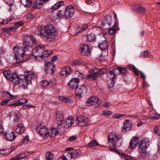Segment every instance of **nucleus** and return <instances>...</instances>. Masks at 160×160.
Segmentation results:
<instances>
[{
    "mask_svg": "<svg viewBox=\"0 0 160 160\" xmlns=\"http://www.w3.org/2000/svg\"><path fill=\"white\" fill-rule=\"evenodd\" d=\"M108 69L107 68H92L90 71V73L86 77V79L88 80H95L96 77L107 73Z\"/></svg>",
    "mask_w": 160,
    "mask_h": 160,
    "instance_id": "f257e3e1",
    "label": "nucleus"
},
{
    "mask_svg": "<svg viewBox=\"0 0 160 160\" xmlns=\"http://www.w3.org/2000/svg\"><path fill=\"white\" fill-rule=\"evenodd\" d=\"M149 143L148 138L142 139L138 142V150L139 152V156L140 158H142L146 156V150Z\"/></svg>",
    "mask_w": 160,
    "mask_h": 160,
    "instance_id": "f03ea898",
    "label": "nucleus"
},
{
    "mask_svg": "<svg viewBox=\"0 0 160 160\" xmlns=\"http://www.w3.org/2000/svg\"><path fill=\"white\" fill-rule=\"evenodd\" d=\"M75 10L71 5H69L66 7L64 11L60 10L58 11V18H69L73 15Z\"/></svg>",
    "mask_w": 160,
    "mask_h": 160,
    "instance_id": "7ed1b4c3",
    "label": "nucleus"
},
{
    "mask_svg": "<svg viewBox=\"0 0 160 160\" xmlns=\"http://www.w3.org/2000/svg\"><path fill=\"white\" fill-rule=\"evenodd\" d=\"M32 53L35 57H47L49 55V53L45 52V47L43 45H38L33 49Z\"/></svg>",
    "mask_w": 160,
    "mask_h": 160,
    "instance_id": "20e7f679",
    "label": "nucleus"
},
{
    "mask_svg": "<svg viewBox=\"0 0 160 160\" xmlns=\"http://www.w3.org/2000/svg\"><path fill=\"white\" fill-rule=\"evenodd\" d=\"M120 138L118 135L116 134L115 132H111L108 136V143L111 147H116L117 146V143Z\"/></svg>",
    "mask_w": 160,
    "mask_h": 160,
    "instance_id": "39448f33",
    "label": "nucleus"
},
{
    "mask_svg": "<svg viewBox=\"0 0 160 160\" xmlns=\"http://www.w3.org/2000/svg\"><path fill=\"white\" fill-rule=\"evenodd\" d=\"M101 105V102H99V98L95 96L91 97L88 98L86 102V105L88 107L95 105L98 107Z\"/></svg>",
    "mask_w": 160,
    "mask_h": 160,
    "instance_id": "423d86ee",
    "label": "nucleus"
},
{
    "mask_svg": "<svg viewBox=\"0 0 160 160\" xmlns=\"http://www.w3.org/2000/svg\"><path fill=\"white\" fill-rule=\"evenodd\" d=\"M13 52L15 56H20L22 58H23L26 54V51L22 47H17L15 46L13 48Z\"/></svg>",
    "mask_w": 160,
    "mask_h": 160,
    "instance_id": "0eeeda50",
    "label": "nucleus"
},
{
    "mask_svg": "<svg viewBox=\"0 0 160 160\" xmlns=\"http://www.w3.org/2000/svg\"><path fill=\"white\" fill-rule=\"evenodd\" d=\"M36 129L37 132L40 135H44L45 138L47 137V132L48 131V129L47 127L42 125H40L36 127Z\"/></svg>",
    "mask_w": 160,
    "mask_h": 160,
    "instance_id": "6e6552de",
    "label": "nucleus"
},
{
    "mask_svg": "<svg viewBox=\"0 0 160 160\" xmlns=\"http://www.w3.org/2000/svg\"><path fill=\"white\" fill-rule=\"evenodd\" d=\"M44 69L47 74H52L54 71L55 65L49 61H46L44 63Z\"/></svg>",
    "mask_w": 160,
    "mask_h": 160,
    "instance_id": "1a4fd4ad",
    "label": "nucleus"
},
{
    "mask_svg": "<svg viewBox=\"0 0 160 160\" xmlns=\"http://www.w3.org/2000/svg\"><path fill=\"white\" fill-rule=\"evenodd\" d=\"M116 70L117 69L115 68L113 69L112 70L110 71L108 73V77L111 81V83H109L108 84L109 87H113L115 83L117 75L115 73Z\"/></svg>",
    "mask_w": 160,
    "mask_h": 160,
    "instance_id": "9d476101",
    "label": "nucleus"
},
{
    "mask_svg": "<svg viewBox=\"0 0 160 160\" xmlns=\"http://www.w3.org/2000/svg\"><path fill=\"white\" fill-rule=\"evenodd\" d=\"M45 28H46V30L48 33V36H54L57 34V31L51 24H48L45 26Z\"/></svg>",
    "mask_w": 160,
    "mask_h": 160,
    "instance_id": "9b49d317",
    "label": "nucleus"
},
{
    "mask_svg": "<svg viewBox=\"0 0 160 160\" xmlns=\"http://www.w3.org/2000/svg\"><path fill=\"white\" fill-rule=\"evenodd\" d=\"M23 75H20V76L14 73L12 75V78L10 81H12V83L14 85L18 84L20 82L23 81Z\"/></svg>",
    "mask_w": 160,
    "mask_h": 160,
    "instance_id": "f8f14e48",
    "label": "nucleus"
},
{
    "mask_svg": "<svg viewBox=\"0 0 160 160\" xmlns=\"http://www.w3.org/2000/svg\"><path fill=\"white\" fill-rule=\"evenodd\" d=\"M28 39H29L28 37H24V39L22 47L26 52L31 51L32 49V46L30 44Z\"/></svg>",
    "mask_w": 160,
    "mask_h": 160,
    "instance_id": "ddd939ff",
    "label": "nucleus"
},
{
    "mask_svg": "<svg viewBox=\"0 0 160 160\" xmlns=\"http://www.w3.org/2000/svg\"><path fill=\"white\" fill-rule=\"evenodd\" d=\"M132 7V9L140 14H143L146 12L145 8L138 4H134Z\"/></svg>",
    "mask_w": 160,
    "mask_h": 160,
    "instance_id": "4468645a",
    "label": "nucleus"
},
{
    "mask_svg": "<svg viewBox=\"0 0 160 160\" xmlns=\"http://www.w3.org/2000/svg\"><path fill=\"white\" fill-rule=\"evenodd\" d=\"M87 88L85 85H82L80 87H77L75 89V92L77 96L81 97L82 95H84L87 92Z\"/></svg>",
    "mask_w": 160,
    "mask_h": 160,
    "instance_id": "2eb2a0df",
    "label": "nucleus"
},
{
    "mask_svg": "<svg viewBox=\"0 0 160 160\" xmlns=\"http://www.w3.org/2000/svg\"><path fill=\"white\" fill-rule=\"evenodd\" d=\"M56 122L58 124L61 125L65 122L63 118V114L62 112L57 111L56 113Z\"/></svg>",
    "mask_w": 160,
    "mask_h": 160,
    "instance_id": "dca6fc26",
    "label": "nucleus"
},
{
    "mask_svg": "<svg viewBox=\"0 0 160 160\" xmlns=\"http://www.w3.org/2000/svg\"><path fill=\"white\" fill-rule=\"evenodd\" d=\"M66 151H69L68 154H70L71 158L78 156L79 154L80 150L79 149L74 150L73 148H68L65 149Z\"/></svg>",
    "mask_w": 160,
    "mask_h": 160,
    "instance_id": "f3484780",
    "label": "nucleus"
},
{
    "mask_svg": "<svg viewBox=\"0 0 160 160\" xmlns=\"http://www.w3.org/2000/svg\"><path fill=\"white\" fill-rule=\"evenodd\" d=\"M112 18L109 15H106L102 20L103 26L106 29L109 27L111 23Z\"/></svg>",
    "mask_w": 160,
    "mask_h": 160,
    "instance_id": "a211bd4d",
    "label": "nucleus"
},
{
    "mask_svg": "<svg viewBox=\"0 0 160 160\" xmlns=\"http://www.w3.org/2000/svg\"><path fill=\"white\" fill-rule=\"evenodd\" d=\"M80 82L79 79L77 78H72L68 83V84L70 88L72 89H76Z\"/></svg>",
    "mask_w": 160,
    "mask_h": 160,
    "instance_id": "6ab92c4d",
    "label": "nucleus"
},
{
    "mask_svg": "<svg viewBox=\"0 0 160 160\" xmlns=\"http://www.w3.org/2000/svg\"><path fill=\"white\" fill-rule=\"evenodd\" d=\"M132 125L131 121L130 120H125L124 122L123 126L122 128V132H126L129 130Z\"/></svg>",
    "mask_w": 160,
    "mask_h": 160,
    "instance_id": "aec40b11",
    "label": "nucleus"
},
{
    "mask_svg": "<svg viewBox=\"0 0 160 160\" xmlns=\"http://www.w3.org/2000/svg\"><path fill=\"white\" fill-rule=\"evenodd\" d=\"M80 50L82 54L84 56L88 55L90 52L89 46L85 44H84L81 46Z\"/></svg>",
    "mask_w": 160,
    "mask_h": 160,
    "instance_id": "412c9836",
    "label": "nucleus"
},
{
    "mask_svg": "<svg viewBox=\"0 0 160 160\" xmlns=\"http://www.w3.org/2000/svg\"><path fill=\"white\" fill-rule=\"evenodd\" d=\"M72 72V70L69 66H67L63 68L61 71L60 75L62 77H65L69 75Z\"/></svg>",
    "mask_w": 160,
    "mask_h": 160,
    "instance_id": "4be33fe9",
    "label": "nucleus"
},
{
    "mask_svg": "<svg viewBox=\"0 0 160 160\" xmlns=\"http://www.w3.org/2000/svg\"><path fill=\"white\" fill-rule=\"evenodd\" d=\"M6 139L8 141H12L16 138V136L14 132H7L4 134Z\"/></svg>",
    "mask_w": 160,
    "mask_h": 160,
    "instance_id": "5701e85b",
    "label": "nucleus"
},
{
    "mask_svg": "<svg viewBox=\"0 0 160 160\" xmlns=\"http://www.w3.org/2000/svg\"><path fill=\"white\" fill-rule=\"evenodd\" d=\"M83 119H84V121H86V122L89 123V122L88 118H87L85 117L82 116L80 115L78 116L76 119V120L77 121V123L80 126H83L84 124L83 123V122H81L83 120ZM84 125H85V123H84Z\"/></svg>",
    "mask_w": 160,
    "mask_h": 160,
    "instance_id": "b1692460",
    "label": "nucleus"
},
{
    "mask_svg": "<svg viewBox=\"0 0 160 160\" xmlns=\"http://www.w3.org/2000/svg\"><path fill=\"white\" fill-rule=\"evenodd\" d=\"M139 142L138 138L134 137L132 138L129 143V148L132 149L135 148L138 144Z\"/></svg>",
    "mask_w": 160,
    "mask_h": 160,
    "instance_id": "393cba45",
    "label": "nucleus"
},
{
    "mask_svg": "<svg viewBox=\"0 0 160 160\" xmlns=\"http://www.w3.org/2000/svg\"><path fill=\"white\" fill-rule=\"evenodd\" d=\"M30 73H29V71H26L25 72L24 75H23V78H24V80L26 82V84H29L31 83V79L30 76Z\"/></svg>",
    "mask_w": 160,
    "mask_h": 160,
    "instance_id": "a878e982",
    "label": "nucleus"
},
{
    "mask_svg": "<svg viewBox=\"0 0 160 160\" xmlns=\"http://www.w3.org/2000/svg\"><path fill=\"white\" fill-rule=\"evenodd\" d=\"M96 35L93 33H91L87 36V41L89 42L94 43L96 40Z\"/></svg>",
    "mask_w": 160,
    "mask_h": 160,
    "instance_id": "bb28decb",
    "label": "nucleus"
},
{
    "mask_svg": "<svg viewBox=\"0 0 160 160\" xmlns=\"http://www.w3.org/2000/svg\"><path fill=\"white\" fill-rule=\"evenodd\" d=\"M25 129L24 126L23 125L19 124L17 125L16 129V132L19 134H22L24 132Z\"/></svg>",
    "mask_w": 160,
    "mask_h": 160,
    "instance_id": "cd10ccee",
    "label": "nucleus"
},
{
    "mask_svg": "<svg viewBox=\"0 0 160 160\" xmlns=\"http://www.w3.org/2000/svg\"><path fill=\"white\" fill-rule=\"evenodd\" d=\"M64 5V2L62 1H59L52 7L51 8V9L52 10H55L57 9L61 6Z\"/></svg>",
    "mask_w": 160,
    "mask_h": 160,
    "instance_id": "c85d7f7f",
    "label": "nucleus"
},
{
    "mask_svg": "<svg viewBox=\"0 0 160 160\" xmlns=\"http://www.w3.org/2000/svg\"><path fill=\"white\" fill-rule=\"evenodd\" d=\"M88 27L87 24H84L81 27H78L75 30V32L77 34L81 33L87 28Z\"/></svg>",
    "mask_w": 160,
    "mask_h": 160,
    "instance_id": "c756f323",
    "label": "nucleus"
},
{
    "mask_svg": "<svg viewBox=\"0 0 160 160\" xmlns=\"http://www.w3.org/2000/svg\"><path fill=\"white\" fill-rule=\"evenodd\" d=\"M98 47L101 50H105L108 47L107 42L106 41H103L98 44Z\"/></svg>",
    "mask_w": 160,
    "mask_h": 160,
    "instance_id": "7c9ffc66",
    "label": "nucleus"
},
{
    "mask_svg": "<svg viewBox=\"0 0 160 160\" xmlns=\"http://www.w3.org/2000/svg\"><path fill=\"white\" fill-rule=\"evenodd\" d=\"M47 137H50V138L54 137L56 135V130L55 128H52L49 130L48 129Z\"/></svg>",
    "mask_w": 160,
    "mask_h": 160,
    "instance_id": "2f4dec72",
    "label": "nucleus"
},
{
    "mask_svg": "<svg viewBox=\"0 0 160 160\" xmlns=\"http://www.w3.org/2000/svg\"><path fill=\"white\" fill-rule=\"evenodd\" d=\"M3 73L7 79L9 80L10 81L11 80L13 74L11 73L10 71L8 70L5 71L3 72Z\"/></svg>",
    "mask_w": 160,
    "mask_h": 160,
    "instance_id": "473e14b6",
    "label": "nucleus"
},
{
    "mask_svg": "<svg viewBox=\"0 0 160 160\" xmlns=\"http://www.w3.org/2000/svg\"><path fill=\"white\" fill-rule=\"evenodd\" d=\"M49 1V0H40L37 1L36 4L34 7L36 9H39L41 8V7H38V5H43L44 3Z\"/></svg>",
    "mask_w": 160,
    "mask_h": 160,
    "instance_id": "72a5a7b5",
    "label": "nucleus"
},
{
    "mask_svg": "<svg viewBox=\"0 0 160 160\" xmlns=\"http://www.w3.org/2000/svg\"><path fill=\"white\" fill-rule=\"evenodd\" d=\"M117 23H115L114 25L112 27L109 28L108 29V33L110 35H112L114 34V32L117 30Z\"/></svg>",
    "mask_w": 160,
    "mask_h": 160,
    "instance_id": "f704fd0d",
    "label": "nucleus"
},
{
    "mask_svg": "<svg viewBox=\"0 0 160 160\" xmlns=\"http://www.w3.org/2000/svg\"><path fill=\"white\" fill-rule=\"evenodd\" d=\"M39 32H40L39 34L43 37H47L48 35V33L46 30L45 27H44V29L42 27H41L39 29Z\"/></svg>",
    "mask_w": 160,
    "mask_h": 160,
    "instance_id": "c9c22d12",
    "label": "nucleus"
},
{
    "mask_svg": "<svg viewBox=\"0 0 160 160\" xmlns=\"http://www.w3.org/2000/svg\"><path fill=\"white\" fill-rule=\"evenodd\" d=\"M3 95L5 98H10L11 99L14 100L17 97V96H13L12 95L8 92H6L4 93Z\"/></svg>",
    "mask_w": 160,
    "mask_h": 160,
    "instance_id": "e433bc0d",
    "label": "nucleus"
},
{
    "mask_svg": "<svg viewBox=\"0 0 160 160\" xmlns=\"http://www.w3.org/2000/svg\"><path fill=\"white\" fill-rule=\"evenodd\" d=\"M117 70L118 71L119 74H125L127 72V71L126 68H125L118 67L116 68Z\"/></svg>",
    "mask_w": 160,
    "mask_h": 160,
    "instance_id": "4c0bfd02",
    "label": "nucleus"
},
{
    "mask_svg": "<svg viewBox=\"0 0 160 160\" xmlns=\"http://www.w3.org/2000/svg\"><path fill=\"white\" fill-rule=\"evenodd\" d=\"M129 68L131 70H133L134 74L136 76L139 75V73L138 70L132 65H129L128 66Z\"/></svg>",
    "mask_w": 160,
    "mask_h": 160,
    "instance_id": "58836bf2",
    "label": "nucleus"
},
{
    "mask_svg": "<svg viewBox=\"0 0 160 160\" xmlns=\"http://www.w3.org/2000/svg\"><path fill=\"white\" fill-rule=\"evenodd\" d=\"M21 1L25 7H29L31 5L32 2L31 0H22Z\"/></svg>",
    "mask_w": 160,
    "mask_h": 160,
    "instance_id": "ea45409f",
    "label": "nucleus"
},
{
    "mask_svg": "<svg viewBox=\"0 0 160 160\" xmlns=\"http://www.w3.org/2000/svg\"><path fill=\"white\" fill-rule=\"evenodd\" d=\"M12 151V150L9 152V149H2L0 150V153L3 155H7L10 153Z\"/></svg>",
    "mask_w": 160,
    "mask_h": 160,
    "instance_id": "a19ab883",
    "label": "nucleus"
},
{
    "mask_svg": "<svg viewBox=\"0 0 160 160\" xmlns=\"http://www.w3.org/2000/svg\"><path fill=\"white\" fill-rule=\"evenodd\" d=\"M59 98L60 101L64 102H69L70 101V98L67 97H65L63 96H59Z\"/></svg>",
    "mask_w": 160,
    "mask_h": 160,
    "instance_id": "79ce46f5",
    "label": "nucleus"
},
{
    "mask_svg": "<svg viewBox=\"0 0 160 160\" xmlns=\"http://www.w3.org/2000/svg\"><path fill=\"white\" fill-rule=\"evenodd\" d=\"M68 118V119L66 120V125H68L69 127H71L73 123L74 119L72 118Z\"/></svg>",
    "mask_w": 160,
    "mask_h": 160,
    "instance_id": "37998d69",
    "label": "nucleus"
},
{
    "mask_svg": "<svg viewBox=\"0 0 160 160\" xmlns=\"http://www.w3.org/2000/svg\"><path fill=\"white\" fill-rule=\"evenodd\" d=\"M56 13H54L52 12H51L49 15L50 19L52 20L53 21H55L58 17V16H57V17H56Z\"/></svg>",
    "mask_w": 160,
    "mask_h": 160,
    "instance_id": "c03bdc74",
    "label": "nucleus"
},
{
    "mask_svg": "<svg viewBox=\"0 0 160 160\" xmlns=\"http://www.w3.org/2000/svg\"><path fill=\"white\" fill-rule=\"evenodd\" d=\"M46 157L47 160H52L53 155L50 152H48L46 154Z\"/></svg>",
    "mask_w": 160,
    "mask_h": 160,
    "instance_id": "a18cd8bd",
    "label": "nucleus"
},
{
    "mask_svg": "<svg viewBox=\"0 0 160 160\" xmlns=\"http://www.w3.org/2000/svg\"><path fill=\"white\" fill-rule=\"evenodd\" d=\"M99 144L96 140H92L88 144L89 147H95L98 145Z\"/></svg>",
    "mask_w": 160,
    "mask_h": 160,
    "instance_id": "49530a36",
    "label": "nucleus"
},
{
    "mask_svg": "<svg viewBox=\"0 0 160 160\" xmlns=\"http://www.w3.org/2000/svg\"><path fill=\"white\" fill-rule=\"evenodd\" d=\"M42 87L45 88L48 87L49 85V82L46 80H42Z\"/></svg>",
    "mask_w": 160,
    "mask_h": 160,
    "instance_id": "de8ad7c7",
    "label": "nucleus"
},
{
    "mask_svg": "<svg viewBox=\"0 0 160 160\" xmlns=\"http://www.w3.org/2000/svg\"><path fill=\"white\" fill-rule=\"evenodd\" d=\"M26 156V154L24 152H22L19 153L17 156V158L18 160L22 159L25 157Z\"/></svg>",
    "mask_w": 160,
    "mask_h": 160,
    "instance_id": "09e8293b",
    "label": "nucleus"
},
{
    "mask_svg": "<svg viewBox=\"0 0 160 160\" xmlns=\"http://www.w3.org/2000/svg\"><path fill=\"white\" fill-rule=\"evenodd\" d=\"M153 116H150V118L152 120H157L160 118V115L157 113H155Z\"/></svg>",
    "mask_w": 160,
    "mask_h": 160,
    "instance_id": "8fccbe9b",
    "label": "nucleus"
},
{
    "mask_svg": "<svg viewBox=\"0 0 160 160\" xmlns=\"http://www.w3.org/2000/svg\"><path fill=\"white\" fill-rule=\"evenodd\" d=\"M24 37H28V41H29V40H30L33 43H36L37 42L36 39L32 36H29L28 35H25Z\"/></svg>",
    "mask_w": 160,
    "mask_h": 160,
    "instance_id": "3c124183",
    "label": "nucleus"
},
{
    "mask_svg": "<svg viewBox=\"0 0 160 160\" xmlns=\"http://www.w3.org/2000/svg\"><path fill=\"white\" fill-rule=\"evenodd\" d=\"M154 132L158 136H160V126L155 127L154 129Z\"/></svg>",
    "mask_w": 160,
    "mask_h": 160,
    "instance_id": "603ef678",
    "label": "nucleus"
},
{
    "mask_svg": "<svg viewBox=\"0 0 160 160\" xmlns=\"http://www.w3.org/2000/svg\"><path fill=\"white\" fill-rule=\"evenodd\" d=\"M28 101V100L25 99V98H23L20 99L19 100L18 102L20 106H21L25 103H27Z\"/></svg>",
    "mask_w": 160,
    "mask_h": 160,
    "instance_id": "864d4df0",
    "label": "nucleus"
},
{
    "mask_svg": "<svg viewBox=\"0 0 160 160\" xmlns=\"http://www.w3.org/2000/svg\"><path fill=\"white\" fill-rule=\"evenodd\" d=\"M33 106L32 105H27L25 104L23 105L22 107V109L23 110H25L28 108L33 107Z\"/></svg>",
    "mask_w": 160,
    "mask_h": 160,
    "instance_id": "5fc2aeb1",
    "label": "nucleus"
},
{
    "mask_svg": "<svg viewBox=\"0 0 160 160\" xmlns=\"http://www.w3.org/2000/svg\"><path fill=\"white\" fill-rule=\"evenodd\" d=\"M4 1L10 6H12L14 2V0H5Z\"/></svg>",
    "mask_w": 160,
    "mask_h": 160,
    "instance_id": "6e6d98bb",
    "label": "nucleus"
},
{
    "mask_svg": "<svg viewBox=\"0 0 160 160\" xmlns=\"http://www.w3.org/2000/svg\"><path fill=\"white\" fill-rule=\"evenodd\" d=\"M112 112L110 111L107 110L103 112V114L105 117L107 116L108 115L112 114Z\"/></svg>",
    "mask_w": 160,
    "mask_h": 160,
    "instance_id": "4d7b16f0",
    "label": "nucleus"
},
{
    "mask_svg": "<svg viewBox=\"0 0 160 160\" xmlns=\"http://www.w3.org/2000/svg\"><path fill=\"white\" fill-rule=\"evenodd\" d=\"M124 114H114L113 115V118H118L122 117L125 116Z\"/></svg>",
    "mask_w": 160,
    "mask_h": 160,
    "instance_id": "13d9d810",
    "label": "nucleus"
},
{
    "mask_svg": "<svg viewBox=\"0 0 160 160\" xmlns=\"http://www.w3.org/2000/svg\"><path fill=\"white\" fill-rule=\"evenodd\" d=\"M77 137L76 136L72 135L71 137H70L68 139V140L69 141H75L76 139H77Z\"/></svg>",
    "mask_w": 160,
    "mask_h": 160,
    "instance_id": "bf43d9fd",
    "label": "nucleus"
},
{
    "mask_svg": "<svg viewBox=\"0 0 160 160\" xmlns=\"http://www.w3.org/2000/svg\"><path fill=\"white\" fill-rule=\"evenodd\" d=\"M149 56L148 52V51H144L142 54V57L143 58H145Z\"/></svg>",
    "mask_w": 160,
    "mask_h": 160,
    "instance_id": "052dcab7",
    "label": "nucleus"
},
{
    "mask_svg": "<svg viewBox=\"0 0 160 160\" xmlns=\"http://www.w3.org/2000/svg\"><path fill=\"white\" fill-rule=\"evenodd\" d=\"M24 24V23L23 21H18L17 22H15L14 23V25L15 26H16L18 27L21 26L23 25Z\"/></svg>",
    "mask_w": 160,
    "mask_h": 160,
    "instance_id": "680f3d73",
    "label": "nucleus"
},
{
    "mask_svg": "<svg viewBox=\"0 0 160 160\" xmlns=\"http://www.w3.org/2000/svg\"><path fill=\"white\" fill-rule=\"evenodd\" d=\"M9 100L8 99H5L2 100L1 102V105L2 106H4L7 104L9 102Z\"/></svg>",
    "mask_w": 160,
    "mask_h": 160,
    "instance_id": "e2e57ef3",
    "label": "nucleus"
},
{
    "mask_svg": "<svg viewBox=\"0 0 160 160\" xmlns=\"http://www.w3.org/2000/svg\"><path fill=\"white\" fill-rule=\"evenodd\" d=\"M15 58H16V62L17 63H19L21 62V61L22 60H21L20 59V58H21V57L20 56H15Z\"/></svg>",
    "mask_w": 160,
    "mask_h": 160,
    "instance_id": "0e129e2a",
    "label": "nucleus"
},
{
    "mask_svg": "<svg viewBox=\"0 0 160 160\" xmlns=\"http://www.w3.org/2000/svg\"><path fill=\"white\" fill-rule=\"evenodd\" d=\"M15 117V118L14 119V122H18L19 119H20V117L18 116V114L14 113Z\"/></svg>",
    "mask_w": 160,
    "mask_h": 160,
    "instance_id": "69168bd1",
    "label": "nucleus"
},
{
    "mask_svg": "<svg viewBox=\"0 0 160 160\" xmlns=\"http://www.w3.org/2000/svg\"><path fill=\"white\" fill-rule=\"evenodd\" d=\"M8 106L13 107H15L17 106H20V105L19 104L18 102L9 104L8 105Z\"/></svg>",
    "mask_w": 160,
    "mask_h": 160,
    "instance_id": "338daca9",
    "label": "nucleus"
},
{
    "mask_svg": "<svg viewBox=\"0 0 160 160\" xmlns=\"http://www.w3.org/2000/svg\"><path fill=\"white\" fill-rule=\"evenodd\" d=\"M57 59V56L56 55H55L53 56L52 58L51 61H49V62H50L51 63L53 64L54 62Z\"/></svg>",
    "mask_w": 160,
    "mask_h": 160,
    "instance_id": "774afa93",
    "label": "nucleus"
}]
</instances>
